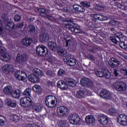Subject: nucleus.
Here are the masks:
<instances>
[{"mask_svg": "<svg viewBox=\"0 0 127 127\" xmlns=\"http://www.w3.org/2000/svg\"><path fill=\"white\" fill-rule=\"evenodd\" d=\"M20 104L24 108L32 107L33 111L36 113H40L43 110V106L39 103H34L32 99L28 97L21 98Z\"/></svg>", "mask_w": 127, "mask_h": 127, "instance_id": "f257e3e1", "label": "nucleus"}, {"mask_svg": "<svg viewBox=\"0 0 127 127\" xmlns=\"http://www.w3.org/2000/svg\"><path fill=\"white\" fill-rule=\"evenodd\" d=\"M58 53L61 56H66L64 62H66L67 65L69 66H75L76 65V59L72 55H69L67 50L59 48L58 50Z\"/></svg>", "mask_w": 127, "mask_h": 127, "instance_id": "f03ea898", "label": "nucleus"}, {"mask_svg": "<svg viewBox=\"0 0 127 127\" xmlns=\"http://www.w3.org/2000/svg\"><path fill=\"white\" fill-rule=\"evenodd\" d=\"M2 43L0 41V59L4 62H6L10 59V56L8 53H6L5 48L2 46Z\"/></svg>", "mask_w": 127, "mask_h": 127, "instance_id": "7ed1b4c3", "label": "nucleus"}, {"mask_svg": "<svg viewBox=\"0 0 127 127\" xmlns=\"http://www.w3.org/2000/svg\"><path fill=\"white\" fill-rule=\"evenodd\" d=\"M45 103L49 108H54L57 105V99L55 96L49 95L46 97Z\"/></svg>", "mask_w": 127, "mask_h": 127, "instance_id": "20e7f679", "label": "nucleus"}, {"mask_svg": "<svg viewBox=\"0 0 127 127\" xmlns=\"http://www.w3.org/2000/svg\"><path fill=\"white\" fill-rule=\"evenodd\" d=\"M113 87L114 89L119 92H124L127 90V84L122 81H116L113 83Z\"/></svg>", "mask_w": 127, "mask_h": 127, "instance_id": "39448f33", "label": "nucleus"}, {"mask_svg": "<svg viewBox=\"0 0 127 127\" xmlns=\"http://www.w3.org/2000/svg\"><path fill=\"white\" fill-rule=\"evenodd\" d=\"M68 120L71 125H78L81 122V119L77 114H70L68 117Z\"/></svg>", "mask_w": 127, "mask_h": 127, "instance_id": "423d86ee", "label": "nucleus"}, {"mask_svg": "<svg viewBox=\"0 0 127 127\" xmlns=\"http://www.w3.org/2000/svg\"><path fill=\"white\" fill-rule=\"evenodd\" d=\"M36 51L37 54L42 57L46 56V55H47V53H48L47 48L43 45L37 46L36 48Z\"/></svg>", "mask_w": 127, "mask_h": 127, "instance_id": "0eeeda50", "label": "nucleus"}, {"mask_svg": "<svg viewBox=\"0 0 127 127\" xmlns=\"http://www.w3.org/2000/svg\"><path fill=\"white\" fill-rule=\"evenodd\" d=\"M80 84L83 87L86 86L88 88L93 89L94 88V83L91 80L87 77H84L80 80Z\"/></svg>", "mask_w": 127, "mask_h": 127, "instance_id": "6e6552de", "label": "nucleus"}, {"mask_svg": "<svg viewBox=\"0 0 127 127\" xmlns=\"http://www.w3.org/2000/svg\"><path fill=\"white\" fill-rule=\"evenodd\" d=\"M57 114L59 116L67 117L69 115V110L65 106H60L57 108Z\"/></svg>", "mask_w": 127, "mask_h": 127, "instance_id": "1a4fd4ad", "label": "nucleus"}, {"mask_svg": "<svg viewBox=\"0 0 127 127\" xmlns=\"http://www.w3.org/2000/svg\"><path fill=\"white\" fill-rule=\"evenodd\" d=\"M125 37V35L122 32H119L115 34L114 37L111 36L110 40L115 44H118V42L121 41V39H123Z\"/></svg>", "mask_w": 127, "mask_h": 127, "instance_id": "9d476101", "label": "nucleus"}, {"mask_svg": "<svg viewBox=\"0 0 127 127\" xmlns=\"http://www.w3.org/2000/svg\"><path fill=\"white\" fill-rule=\"evenodd\" d=\"M108 64L111 68H116L122 64V61L116 58H111L108 61Z\"/></svg>", "mask_w": 127, "mask_h": 127, "instance_id": "9b49d317", "label": "nucleus"}, {"mask_svg": "<svg viewBox=\"0 0 127 127\" xmlns=\"http://www.w3.org/2000/svg\"><path fill=\"white\" fill-rule=\"evenodd\" d=\"M97 121L99 124L107 126L109 124V118L108 116L104 114H100L97 117Z\"/></svg>", "mask_w": 127, "mask_h": 127, "instance_id": "f8f14e48", "label": "nucleus"}, {"mask_svg": "<svg viewBox=\"0 0 127 127\" xmlns=\"http://www.w3.org/2000/svg\"><path fill=\"white\" fill-rule=\"evenodd\" d=\"M64 26L70 30L71 32H74V33H82V31L80 29L77 28V26L75 24L72 25L71 24L67 23L65 24Z\"/></svg>", "mask_w": 127, "mask_h": 127, "instance_id": "ddd939ff", "label": "nucleus"}, {"mask_svg": "<svg viewBox=\"0 0 127 127\" xmlns=\"http://www.w3.org/2000/svg\"><path fill=\"white\" fill-rule=\"evenodd\" d=\"M100 96L106 100H111L113 98L112 93L106 89H103L100 91Z\"/></svg>", "mask_w": 127, "mask_h": 127, "instance_id": "4468645a", "label": "nucleus"}, {"mask_svg": "<svg viewBox=\"0 0 127 127\" xmlns=\"http://www.w3.org/2000/svg\"><path fill=\"white\" fill-rule=\"evenodd\" d=\"M95 74L98 77H104L106 79H110L111 78V73L108 70H104V71L97 70L95 71Z\"/></svg>", "mask_w": 127, "mask_h": 127, "instance_id": "2eb2a0df", "label": "nucleus"}, {"mask_svg": "<svg viewBox=\"0 0 127 127\" xmlns=\"http://www.w3.org/2000/svg\"><path fill=\"white\" fill-rule=\"evenodd\" d=\"M15 77L20 81H24V80L26 79L27 76L26 75L25 72L21 70H17L15 72Z\"/></svg>", "mask_w": 127, "mask_h": 127, "instance_id": "dca6fc26", "label": "nucleus"}, {"mask_svg": "<svg viewBox=\"0 0 127 127\" xmlns=\"http://www.w3.org/2000/svg\"><path fill=\"white\" fill-rule=\"evenodd\" d=\"M118 122L122 126H126L127 124V116L125 114H121L118 118Z\"/></svg>", "mask_w": 127, "mask_h": 127, "instance_id": "f3484780", "label": "nucleus"}, {"mask_svg": "<svg viewBox=\"0 0 127 127\" xmlns=\"http://www.w3.org/2000/svg\"><path fill=\"white\" fill-rule=\"evenodd\" d=\"M27 59H28V56L26 54L19 53L16 57L17 61L20 63H21V62H25Z\"/></svg>", "mask_w": 127, "mask_h": 127, "instance_id": "a211bd4d", "label": "nucleus"}, {"mask_svg": "<svg viewBox=\"0 0 127 127\" xmlns=\"http://www.w3.org/2000/svg\"><path fill=\"white\" fill-rule=\"evenodd\" d=\"M28 80L32 83H39V81H40L39 77L33 73L29 75Z\"/></svg>", "mask_w": 127, "mask_h": 127, "instance_id": "6ab92c4d", "label": "nucleus"}, {"mask_svg": "<svg viewBox=\"0 0 127 127\" xmlns=\"http://www.w3.org/2000/svg\"><path fill=\"white\" fill-rule=\"evenodd\" d=\"M2 70L5 74H8L10 72L13 71V66L12 65L5 64L2 67Z\"/></svg>", "mask_w": 127, "mask_h": 127, "instance_id": "aec40b11", "label": "nucleus"}, {"mask_svg": "<svg viewBox=\"0 0 127 127\" xmlns=\"http://www.w3.org/2000/svg\"><path fill=\"white\" fill-rule=\"evenodd\" d=\"M40 41L41 42H47L48 41L49 37L48 36V34L45 33V32H42L40 34Z\"/></svg>", "mask_w": 127, "mask_h": 127, "instance_id": "412c9836", "label": "nucleus"}, {"mask_svg": "<svg viewBox=\"0 0 127 127\" xmlns=\"http://www.w3.org/2000/svg\"><path fill=\"white\" fill-rule=\"evenodd\" d=\"M32 43V39L30 38L25 37L22 39L21 41V44L25 46H30Z\"/></svg>", "mask_w": 127, "mask_h": 127, "instance_id": "4be33fe9", "label": "nucleus"}, {"mask_svg": "<svg viewBox=\"0 0 127 127\" xmlns=\"http://www.w3.org/2000/svg\"><path fill=\"white\" fill-rule=\"evenodd\" d=\"M66 86H69L70 87H75L76 86V81L73 78H65Z\"/></svg>", "mask_w": 127, "mask_h": 127, "instance_id": "5701e85b", "label": "nucleus"}, {"mask_svg": "<svg viewBox=\"0 0 127 127\" xmlns=\"http://www.w3.org/2000/svg\"><path fill=\"white\" fill-rule=\"evenodd\" d=\"M85 120L86 124H94V123L96 122V119H95V117L93 115L87 116L85 117Z\"/></svg>", "mask_w": 127, "mask_h": 127, "instance_id": "b1692460", "label": "nucleus"}, {"mask_svg": "<svg viewBox=\"0 0 127 127\" xmlns=\"http://www.w3.org/2000/svg\"><path fill=\"white\" fill-rule=\"evenodd\" d=\"M20 91L18 89H15L12 90L10 95L14 99H19L20 98Z\"/></svg>", "mask_w": 127, "mask_h": 127, "instance_id": "393cba45", "label": "nucleus"}, {"mask_svg": "<svg viewBox=\"0 0 127 127\" xmlns=\"http://www.w3.org/2000/svg\"><path fill=\"white\" fill-rule=\"evenodd\" d=\"M57 86L58 88L63 89V90H66L68 88V86L66 84V82L64 80H60L57 83Z\"/></svg>", "mask_w": 127, "mask_h": 127, "instance_id": "a878e982", "label": "nucleus"}, {"mask_svg": "<svg viewBox=\"0 0 127 127\" xmlns=\"http://www.w3.org/2000/svg\"><path fill=\"white\" fill-rule=\"evenodd\" d=\"M6 105L11 108H15L16 107V103L15 101L12 100L10 99H7L5 101Z\"/></svg>", "mask_w": 127, "mask_h": 127, "instance_id": "bb28decb", "label": "nucleus"}, {"mask_svg": "<svg viewBox=\"0 0 127 127\" xmlns=\"http://www.w3.org/2000/svg\"><path fill=\"white\" fill-rule=\"evenodd\" d=\"M73 7L75 10L79 11V12H84L85 10V7H84L83 5L81 6L79 4L73 5Z\"/></svg>", "mask_w": 127, "mask_h": 127, "instance_id": "cd10ccee", "label": "nucleus"}, {"mask_svg": "<svg viewBox=\"0 0 127 127\" xmlns=\"http://www.w3.org/2000/svg\"><path fill=\"white\" fill-rule=\"evenodd\" d=\"M13 89L11 86H7L3 88V92L5 95H11Z\"/></svg>", "mask_w": 127, "mask_h": 127, "instance_id": "c85d7f7f", "label": "nucleus"}, {"mask_svg": "<svg viewBox=\"0 0 127 127\" xmlns=\"http://www.w3.org/2000/svg\"><path fill=\"white\" fill-rule=\"evenodd\" d=\"M86 95V91L85 89H82L77 91L76 93V97L78 98V99H82V98H84L85 95Z\"/></svg>", "mask_w": 127, "mask_h": 127, "instance_id": "c756f323", "label": "nucleus"}, {"mask_svg": "<svg viewBox=\"0 0 127 127\" xmlns=\"http://www.w3.org/2000/svg\"><path fill=\"white\" fill-rule=\"evenodd\" d=\"M33 73H34V74H36V75H38L39 77H42V76L44 75L43 72L37 68L33 69Z\"/></svg>", "mask_w": 127, "mask_h": 127, "instance_id": "7c9ffc66", "label": "nucleus"}, {"mask_svg": "<svg viewBox=\"0 0 127 127\" xmlns=\"http://www.w3.org/2000/svg\"><path fill=\"white\" fill-rule=\"evenodd\" d=\"M75 45V43L73 42L71 40H67L66 41V45L65 47L66 48H72V47H74V46Z\"/></svg>", "mask_w": 127, "mask_h": 127, "instance_id": "2f4dec72", "label": "nucleus"}, {"mask_svg": "<svg viewBox=\"0 0 127 127\" xmlns=\"http://www.w3.org/2000/svg\"><path fill=\"white\" fill-rule=\"evenodd\" d=\"M9 32H8V35L15 38V37H17V35L18 33L16 32V31H14V29H12L11 30H9Z\"/></svg>", "mask_w": 127, "mask_h": 127, "instance_id": "473e14b6", "label": "nucleus"}, {"mask_svg": "<svg viewBox=\"0 0 127 127\" xmlns=\"http://www.w3.org/2000/svg\"><path fill=\"white\" fill-rule=\"evenodd\" d=\"M57 47L56 43L54 41H51L48 43V47L51 50H55Z\"/></svg>", "mask_w": 127, "mask_h": 127, "instance_id": "72a5a7b5", "label": "nucleus"}, {"mask_svg": "<svg viewBox=\"0 0 127 127\" xmlns=\"http://www.w3.org/2000/svg\"><path fill=\"white\" fill-rule=\"evenodd\" d=\"M117 113H118V111L114 108L109 109L108 111V113L110 116H116V115H117Z\"/></svg>", "mask_w": 127, "mask_h": 127, "instance_id": "f704fd0d", "label": "nucleus"}, {"mask_svg": "<svg viewBox=\"0 0 127 127\" xmlns=\"http://www.w3.org/2000/svg\"><path fill=\"white\" fill-rule=\"evenodd\" d=\"M58 126L61 127H67L68 126V123L66 120H63L59 123Z\"/></svg>", "mask_w": 127, "mask_h": 127, "instance_id": "c9c22d12", "label": "nucleus"}, {"mask_svg": "<svg viewBox=\"0 0 127 127\" xmlns=\"http://www.w3.org/2000/svg\"><path fill=\"white\" fill-rule=\"evenodd\" d=\"M38 10V12H39L40 14L42 16H43L44 17H46V16L47 15L46 14V11L45 9L39 8Z\"/></svg>", "mask_w": 127, "mask_h": 127, "instance_id": "e433bc0d", "label": "nucleus"}, {"mask_svg": "<svg viewBox=\"0 0 127 127\" xmlns=\"http://www.w3.org/2000/svg\"><path fill=\"white\" fill-rule=\"evenodd\" d=\"M22 94L23 96H30L31 94V89L30 88L26 89Z\"/></svg>", "mask_w": 127, "mask_h": 127, "instance_id": "4c0bfd02", "label": "nucleus"}, {"mask_svg": "<svg viewBox=\"0 0 127 127\" xmlns=\"http://www.w3.org/2000/svg\"><path fill=\"white\" fill-rule=\"evenodd\" d=\"M12 120L13 122H15V123H18L20 121V117L18 115L15 114L13 115Z\"/></svg>", "mask_w": 127, "mask_h": 127, "instance_id": "58836bf2", "label": "nucleus"}, {"mask_svg": "<svg viewBox=\"0 0 127 127\" xmlns=\"http://www.w3.org/2000/svg\"><path fill=\"white\" fill-rule=\"evenodd\" d=\"M109 23L110 25H112V26H116L117 25H119L120 24V22H119L118 21L115 20H111Z\"/></svg>", "mask_w": 127, "mask_h": 127, "instance_id": "ea45409f", "label": "nucleus"}, {"mask_svg": "<svg viewBox=\"0 0 127 127\" xmlns=\"http://www.w3.org/2000/svg\"><path fill=\"white\" fill-rule=\"evenodd\" d=\"M5 28L8 31L11 30V29H13V24L9 22H7Z\"/></svg>", "mask_w": 127, "mask_h": 127, "instance_id": "a19ab883", "label": "nucleus"}, {"mask_svg": "<svg viewBox=\"0 0 127 127\" xmlns=\"http://www.w3.org/2000/svg\"><path fill=\"white\" fill-rule=\"evenodd\" d=\"M33 90L34 92H36V93H39V92L41 91V88L39 85H36L33 87Z\"/></svg>", "mask_w": 127, "mask_h": 127, "instance_id": "79ce46f5", "label": "nucleus"}, {"mask_svg": "<svg viewBox=\"0 0 127 127\" xmlns=\"http://www.w3.org/2000/svg\"><path fill=\"white\" fill-rule=\"evenodd\" d=\"M80 4L82 5V6H84V7H90L91 4L90 2L88 1H81L80 2Z\"/></svg>", "mask_w": 127, "mask_h": 127, "instance_id": "37998d69", "label": "nucleus"}, {"mask_svg": "<svg viewBox=\"0 0 127 127\" xmlns=\"http://www.w3.org/2000/svg\"><path fill=\"white\" fill-rule=\"evenodd\" d=\"M114 74L115 77H116V78L117 79H118V80H120L121 79H123V77H122L121 78H120V77H121V75H119V70H118L116 69H114Z\"/></svg>", "mask_w": 127, "mask_h": 127, "instance_id": "c03bdc74", "label": "nucleus"}, {"mask_svg": "<svg viewBox=\"0 0 127 127\" xmlns=\"http://www.w3.org/2000/svg\"><path fill=\"white\" fill-rule=\"evenodd\" d=\"M28 30L29 32H35V27L33 25H29Z\"/></svg>", "mask_w": 127, "mask_h": 127, "instance_id": "a18cd8bd", "label": "nucleus"}, {"mask_svg": "<svg viewBox=\"0 0 127 127\" xmlns=\"http://www.w3.org/2000/svg\"><path fill=\"white\" fill-rule=\"evenodd\" d=\"M107 17L101 14L98 15V20L104 21V20H107Z\"/></svg>", "mask_w": 127, "mask_h": 127, "instance_id": "49530a36", "label": "nucleus"}, {"mask_svg": "<svg viewBox=\"0 0 127 127\" xmlns=\"http://www.w3.org/2000/svg\"><path fill=\"white\" fill-rule=\"evenodd\" d=\"M120 73L122 74V75H124L125 77H127V69L124 68H121L120 70Z\"/></svg>", "mask_w": 127, "mask_h": 127, "instance_id": "de8ad7c7", "label": "nucleus"}, {"mask_svg": "<svg viewBox=\"0 0 127 127\" xmlns=\"http://www.w3.org/2000/svg\"><path fill=\"white\" fill-rule=\"evenodd\" d=\"M14 21L18 22L21 20V16L20 15L16 14L14 17Z\"/></svg>", "mask_w": 127, "mask_h": 127, "instance_id": "09e8293b", "label": "nucleus"}, {"mask_svg": "<svg viewBox=\"0 0 127 127\" xmlns=\"http://www.w3.org/2000/svg\"><path fill=\"white\" fill-rule=\"evenodd\" d=\"M119 46L121 48H123V49H126L127 48V46L124 41H120L119 42Z\"/></svg>", "mask_w": 127, "mask_h": 127, "instance_id": "8fccbe9b", "label": "nucleus"}, {"mask_svg": "<svg viewBox=\"0 0 127 127\" xmlns=\"http://www.w3.org/2000/svg\"><path fill=\"white\" fill-rule=\"evenodd\" d=\"M86 57L88 58V59H89V60H91V61H95V60L96 59L95 57H94V56L91 54H88Z\"/></svg>", "mask_w": 127, "mask_h": 127, "instance_id": "3c124183", "label": "nucleus"}, {"mask_svg": "<svg viewBox=\"0 0 127 127\" xmlns=\"http://www.w3.org/2000/svg\"><path fill=\"white\" fill-rule=\"evenodd\" d=\"M46 74L47 76H49L50 77H54V76H55V73H53L51 70L47 71Z\"/></svg>", "mask_w": 127, "mask_h": 127, "instance_id": "603ef678", "label": "nucleus"}, {"mask_svg": "<svg viewBox=\"0 0 127 127\" xmlns=\"http://www.w3.org/2000/svg\"><path fill=\"white\" fill-rule=\"evenodd\" d=\"M46 17H47L49 19H50V20H53V21H56V20H57V19H56V17L53 16L52 15H47Z\"/></svg>", "mask_w": 127, "mask_h": 127, "instance_id": "864d4df0", "label": "nucleus"}, {"mask_svg": "<svg viewBox=\"0 0 127 127\" xmlns=\"http://www.w3.org/2000/svg\"><path fill=\"white\" fill-rule=\"evenodd\" d=\"M118 7L121 8V9H126V5L125 4H121L120 3H117V4Z\"/></svg>", "mask_w": 127, "mask_h": 127, "instance_id": "5fc2aeb1", "label": "nucleus"}, {"mask_svg": "<svg viewBox=\"0 0 127 127\" xmlns=\"http://www.w3.org/2000/svg\"><path fill=\"white\" fill-rule=\"evenodd\" d=\"M65 74V71L64 69H61L58 72V74L59 76H62Z\"/></svg>", "mask_w": 127, "mask_h": 127, "instance_id": "6e6d98bb", "label": "nucleus"}, {"mask_svg": "<svg viewBox=\"0 0 127 127\" xmlns=\"http://www.w3.org/2000/svg\"><path fill=\"white\" fill-rule=\"evenodd\" d=\"M56 60V58L54 57H51L49 59V62H50V63H55Z\"/></svg>", "mask_w": 127, "mask_h": 127, "instance_id": "4d7b16f0", "label": "nucleus"}, {"mask_svg": "<svg viewBox=\"0 0 127 127\" xmlns=\"http://www.w3.org/2000/svg\"><path fill=\"white\" fill-rule=\"evenodd\" d=\"M3 26H2V22L0 23V35L3 34V29H2Z\"/></svg>", "mask_w": 127, "mask_h": 127, "instance_id": "13d9d810", "label": "nucleus"}, {"mask_svg": "<svg viewBox=\"0 0 127 127\" xmlns=\"http://www.w3.org/2000/svg\"><path fill=\"white\" fill-rule=\"evenodd\" d=\"M89 51H90L91 53H95V52H97V49L96 48V47H92L91 49H89Z\"/></svg>", "mask_w": 127, "mask_h": 127, "instance_id": "bf43d9fd", "label": "nucleus"}, {"mask_svg": "<svg viewBox=\"0 0 127 127\" xmlns=\"http://www.w3.org/2000/svg\"><path fill=\"white\" fill-rule=\"evenodd\" d=\"M91 17L92 18H95L96 19H98L99 17V14H92L90 15Z\"/></svg>", "mask_w": 127, "mask_h": 127, "instance_id": "052dcab7", "label": "nucleus"}, {"mask_svg": "<svg viewBox=\"0 0 127 127\" xmlns=\"http://www.w3.org/2000/svg\"><path fill=\"white\" fill-rule=\"evenodd\" d=\"M1 19L4 21H6L7 20V16L6 14H3L1 16Z\"/></svg>", "mask_w": 127, "mask_h": 127, "instance_id": "680f3d73", "label": "nucleus"}, {"mask_svg": "<svg viewBox=\"0 0 127 127\" xmlns=\"http://www.w3.org/2000/svg\"><path fill=\"white\" fill-rule=\"evenodd\" d=\"M4 126V120H2V117L0 116V127Z\"/></svg>", "mask_w": 127, "mask_h": 127, "instance_id": "e2e57ef3", "label": "nucleus"}, {"mask_svg": "<svg viewBox=\"0 0 127 127\" xmlns=\"http://www.w3.org/2000/svg\"><path fill=\"white\" fill-rule=\"evenodd\" d=\"M23 25H24V24H23V22L20 23H18L16 25V27L17 28H22V27H23Z\"/></svg>", "mask_w": 127, "mask_h": 127, "instance_id": "0e129e2a", "label": "nucleus"}, {"mask_svg": "<svg viewBox=\"0 0 127 127\" xmlns=\"http://www.w3.org/2000/svg\"><path fill=\"white\" fill-rule=\"evenodd\" d=\"M63 22H74V20L73 19L68 18L66 20H64Z\"/></svg>", "mask_w": 127, "mask_h": 127, "instance_id": "69168bd1", "label": "nucleus"}, {"mask_svg": "<svg viewBox=\"0 0 127 127\" xmlns=\"http://www.w3.org/2000/svg\"><path fill=\"white\" fill-rule=\"evenodd\" d=\"M26 127H39V126L38 125L28 124L26 125Z\"/></svg>", "mask_w": 127, "mask_h": 127, "instance_id": "338daca9", "label": "nucleus"}, {"mask_svg": "<svg viewBox=\"0 0 127 127\" xmlns=\"http://www.w3.org/2000/svg\"><path fill=\"white\" fill-rule=\"evenodd\" d=\"M3 107V102L0 99V108H2Z\"/></svg>", "mask_w": 127, "mask_h": 127, "instance_id": "774afa93", "label": "nucleus"}]
</instances>
